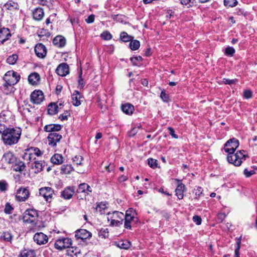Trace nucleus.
<instances>
[{
    "instance_id": "obj_1",
    "label": "nucleus",
    "mask_w": 257,
    "mask_h": 257,
    "mask_svg": "<svg viewBox=\"0 0 257 257\" xmlns=\"http://www.w3.org/2000/svg\"><path fill=\"white\" fill-rule=\"evenodd\" d=\"M2 130H0L2 140L6 146H12L18 142L21 135L20 128H7L3 131Z\"/></svg>"
},
{
    "instance_id": "obj_2",
    "label": "nucleus",
    "mask_w": 257,
    "mask_h": 257,
    "mask_svg": "<svg viewBox=\"0 0 257 257\" xmlns=\"http://www.w3.org/2000/svg\"><path fill=\"white\" fill-rule=\"evenodd\" d=\"M247 155L245 154L244 150L238 151L236 153H229L227 156V160L228 163L232 164L235 166H239L242 163L243 160H245Z\"/></svg>"
},
{
    "instance_id": "obj_3",
    "label": "nucleus",
    "mask_w": 257,
    "mask_h": 257,
    "mask_svg": "<svg viewBox=\"0 0 257 257\" xmlns=\"http://www.w3.org/2000/svg\"><path fill=\"white\" fill-rule=\"evenodd\" d=\"M107 219L110 222V225L112 226H119L122 224L124 215L121 212L115 211L107 214Z\"/></svg>"
},
{
    "instance_id": "obj_4",
    "label": "nucleus",
    "mask_w": 257,
    "mask_h": 257,
    "mask_svg": "<svg viewBox=\"0 0 257 257\" xmlns=\"http://www.w3.org/2000/svg\"><path fill=\"white\" fill-rule=\"evenodd\" d=\"M38 213L34 209H27L23 214V220L26 223L36 225L38 222Z\"/></svg>"
},
{
    "instance_id": "obj_5",
    "label": "nucleus",
    "mask_w": 257,
    "mask_h": 257,
    "mask_svg": "<svg viewBox=\"0 0 257 257\" xmlns=\"http://www.w3.org/2000/svg\"><path fill=\"white\" fill-rule=\"evenodd\" d=\"M4 79L5 81V84H4V87L8 88L9 86L12 87L13 85L16 84L20 79V76L13 71L7 72L4 77Z\"/></svg>"
},
{
    "instance_id": "obj_6",
    "label": "nucleus",
    "mask_w": 257,
    "mask_h": 257,
    "mask_svg": "<svg viewBox=\"0 0 257 257\" xmlns=\"http://www.w3.org/2000/svg\"><path fill=\"white\" fill-rule=\"evenodd\" d=\"M239 141L235 138L228 140L224 145V151L229 154L234 153L239 146Z\"/></svg>"
},
{
    "instance_id": "obj_7",
    "label": "nucleus",
    "mask_w": 257,
    "mask_h": 257,
    "mask_svg": "<svg viewBox=\"0 0 257 257\" xmlns=\"http://www.w3.org/2000/svg\"><path fill=\"white\" fill-rule=\"evenodd\" d=\"M72 245V240L69 238H62L57 239L55 243V247L59 250L68 248Z\"/></svg>"
},
{
    "instance_id": "obj_8",
    "label": "nucleus",
    "mask_w": 257,
    "mask_h": 257,
    "mask_svg": "<svg viewBox=\"0 0 257 257\" xmlns=\"http://www.w3.org/2000/svg\"><path fill=\"white\" fill-rule=\"evenodd\" d=\"M30 196V192L26 188L21 187L17 191L16 198L19 201H25Z\"/></svg>"
},
{
    "instance_id": "obj_9",
    "label": "nucleus",
    "mask_w": 257,
    "mask_h": 257,
    "mask_svg": "<svg viewBox=\"0 0 257 257\" xmlns=\"http://www.w3.org/2000/svg\"><path fill=\"white\" fill-rule=\"evenodd\" d=\"M62 136L58 133H50L48 136V144L52 147H55L57 143L62 139Z\"/></svg>"
},
{
    "instance_id": "obj_10",
    "label": "nucleus",
    "mask_w": 257,
    "mask_h": 257,
    "mask_svg": "<svg viewBox=\"0 0 257 257\" xmlns=\"http://www.w3.org/2000/svg\"><path fill=\"white\" fill-rule=\"evenodd\" d=\"M135 212L132 209H130L126 211L124 215V227L127 229H131V222L135 219Z\"/></svg>"
},
{
    "instance_id": "obj_11",
    "label": "nucleus",
    "mask_w": 257,
    "mask_h": 257,
    "mask_svg": "<svg viewBox=\"0 0 257 257\" xmlns=\"http://www.w3.org/2000/svg\"><path fill=\"white\" fill-rule=\"evenodd\" d=\"M44 99V94L41 90L34 91L31 95V100L35 104H40Z\"/></svg>"
},
{
    "instance_id": "obj_12",
    "label": "nucleus",
    "mask_w": 257,
    "mask_h": 257,
    "mask_svg": "<svg viewBox=\"0 0 257 257\" xmlns=\"http://www.w3.org/2000/svg\"><path fill=\"white\" fill-rule=\"evenodd\" d=\"M33 239L34 241L39 245L45 244L48 241V236L42 232L35 233L34 235Z\"/></svg>"
},
{
    "instance_id": "obj_13",
    "label": "nucleus",
    "mask_w": 257,
    "mask_h": 257,
    "mask_svg": "<svg viewBox=\"0 0 257 257\" xmlns=\"http://www.w3.org/2000/svg\"><path fill=\"white\" fill-rule=\"evenodd\" d=\"M92 236V234L86 229H80L75 231V236L77 239H81L84 240L87 238H90Z\"/></svg>"
},
{
    "instance_id": "obj_14",
    "label": "nucleus",
    "mask_w": 257,
    "mask_h": 257,
    "mask_svg": "<svg viewBox=\"0 0 257 257\" xmlns=\"http://www.w3.org/2000/svg\"><path fill=\"white\" fill-rule=\"evenodd\" d=\"M39 193L40 195L42 196L48 201L49 199L52 198L54 191L51 188L45 187L40 189Z\"/></svg>"
},
{
    "instance_id": "obj_15",
    "label": "nucleus",
    "mask_w": 257,
    "mask_h": 257,
    "mask_svg": "<svg viewBox=\"0 0 257 257\" xmlns=\"http://www.w3.org/2000/svg\"><path fill=\"white\" fill-rule=\"evenodd\" d=\"M35 51L36 55L39 58H43L46 55V48L42 44L36 45L35 48Z\"/></svg>"
},
{
    "instance_id": "obj_16",
    "label": "nucleus",
    "mask_w": 257,
    "mask_h": 257,
    "mask_svg": "<svg viewBox=\"0 0 257 257\" xmlns=\"http://www.w3.org/2000/svg\"><path fill=\"white\" fill-rule=\"evenodd\" d=\"M176 181L178 183L175 190L176 195L179 199H182L184 197V193L186 191L185 186L180 180L176 179Z\"/></svg>"
},
{
    "instance_id": "obj_17",
    "label": "nucleus",
    "mask_w": 257,
    "mask_h": 257,
    "mask_svg": "<svg viewBox=\"0 0 257 257\" xmlns=\"http://www.w3.org/2000/svg\"><path fill=\"white\" fill-rule=\"evenodd\" d=\"M56 72L60 76H66L69 72V66L66 63H61L57 68Z\"/></svg>"
},
{
    "instance_id": "obj_18",
    "label": "nucleus",
    "mask_w": 257,
    "mask_h": 257,
    "mask_svg": "<svg viewBox=\"0 0 257 257\" xmlns=\"http://www.w3.org/2000/svg\"><path fill=\"white\" fill-rule=\"evenodd\" d=\"M91 192V187L85 183L80 184L77 190L78 193H84L85 195H89Z\"/></svg>"
},
{
    "instance_id": "obj_19",
    "label": "nucleus",
    "mask_w": 257,
    "mask_h": 257,
    "mask_svg": "<svg viewBox=\"0 0 257 257\" xmlns=\"http://www.w3.org/2000/svg\"><path fill=\"white\" fill-rule=\"evenodd\" d=\"M11 37L9 29L6 28H2L0 30V42L3 44L9 40Z\"/></svg>"
},
{
    "instance_id": "obj_20",
    "label": "nucleus",
    "mask_w": 257,
    "mask_h": 257,
    "mask_svg": "<svg viewBox=\"0 0 257 257\" xmlns=\"http://www.w3.org/2000/svg\"><path fill=\"white\" fill-rule=\"evenodd\" d=\"M74 193L75 189L73 187H67L61 192V196L65 199H69Z\"/></svg>"
},
{
    "instance_id": "obj_21",
    "label": "nucleus",
    "mask_w": 257,
    "mask_h": 257,
    "mask_svg": "<svg viewBox=\"0 0 257 257\" xmlns=\"http://www.w3.org/2000/svg\"><path fill=\"white\" fill-rule=\"evenodd\" d=\"M16 157L11 152H7L5 153L3 156L2 161L6 163L11 164L14 163L16 161Z\"/></svg>"
},
{
    "instance_id": "obj_22",
    "label": "nucleus",
    "mask_w": 257,
    "mask_h": 257,
    "mask_svg": "<svg viewBox=\"0 0 257 257\" xmlns=\"http://www.w3.org/2000/svg\"><path fill=\"white\" fill-rule=\"evenodd\" d=\"M62 128V126L58 124H50L46 125L44 130L45 132L52 133H57Z\"/></svg>"
},
{
    "instance_id": "obj_23",
    "label": "nucleus",
    "mask_w": 257,
    "mask_h": 257,
    "mask_svg": "<svg viewBox=\"0 0 257 257\" xmlns=\"http://www.w3.org/2000/svg\"><path fill=\"white\" fill-rule=\"evenodd\" d=\"M28 81L30 84L33 85H36L39 84L40 81V76L37 72H34L29 75Z\"/></svg>"
},
{
    "instance_id": "obj_24",
    "label": "nucleus",
    "mask_w": 257,
    "mask_h": 257,
    "mask_svg": "<svg viewBox=\"0 0 257 257\" xmlns=\"http://www.w3.org/2000/svg\"><path fill=\"white\" fill-rule=\"evenodd\" d=\"M19 7L18 4L12 1H8L4 6V8L12 12L18 11L19 10Z\"/></svg>"
},
{
    "instance_id": "obj_25",
    "label": "nucleus",
    "mask_w": 257,
    "mask_h": 257,
    "mask_svg": "<svg viewBox=\"0 0 257 257\" xmlns=\"http://www.w3.org/2000/svg\"><path fill=\"white\" fill-rule=\"evenodd\" d=\"M44 15L43 9L41 8H37L35 9L33 12V18L35 20H41Z\"/></svg>"
},
{
    "instance_id": "obj_26",
    "label": "nucleus",
    "mask_w": 257,
    "mask_h": 257,
    "mask_svg": "<svg viewBox=\"0 0 257 257\" xmlns=\"http://www.w3.org/2000/svg\"><path fill=\"white\" fill-rule=\"evenodd\" d=\"M53 44L58 47H62L66 44V40L62 36H57L53 40Z\"/></svg>"
},
{
    "instance_id": "obj_27",
    "label": "nucleus",
    "mask_w": 257,
    "mask_h": 257,
    "mask_svg": "<svg viewBox=\"0 0 257 257\" xmlns=\"http://www.w3.org/2000/svg\"><path fill=\"white\" fill-rule=\"evenodd\" d=\"M51 161L53 164L60 165L63 163L64 158L61 155L56 154L51 157Z\"/></svg>"
},
{
    "instance_id": "obj_28",
    "label": "nucleus",
    "mask_w": 257,
    "mask_h": 257,
    "mask_svg": "<svg viewBox=\"0 0 257 257\" xmlns=\"http://www.w3.org/2000/svg\"><path fill=\"white\" fill-rule=\"evenodd\" d=\"M80 98V94L78 91H75V93H74L72 96V104L76 106L80 105L81 104Z\"/></svg>"
},
{
    "instance_id": "obj_29",
    "label": "nucleus",
    "mask_w": 257,
    "mask_h": 257,
    "mask_svg": "<svg viewBox=\"0 0 257 257\" xmlns=\"http://www.w3.org/2000/svg\"><path fill=\"white\" fill-rule=\"evenodd\" d=\"M121 109L123 112L126 114H132L134 107V106L130 103H126L122 105Z\"/></svg>"
},
{
    "instance_id": "obj_30",
    "label": "nucleus",
    "mask_w": 257,
    "mask_h": 257,
    "mask_svg": "<svg viewBox=\"0 0 257 257\" xmlns=\"http://www.w3.org/2000/svg\"><path fill=\"white\" fill-rule=\"evenodd\" d=\"M26 167L25 163L22 161L17 162L13 167L14 171L21 172L24 170Z\"/></svg>"
},
{
    "instance_id": "obj_31",
    "label": "nucleus",
    "mask_w": 257,
    "mask_h": 257,
    "mask_svg": "<svg viewBox=\"0 0 257 257\" xmlns=\"http://www.w3.org/2000/svg\"><path fill=\"white\" fill-rule=\"evenodd\" d=\"M58 106L56 103H50L48 107V112L50 115H54L58 112Z\"/></svg>"
},
{
    "instance_id": "obj_32",
    "label": "nucleus",
    "mask_w": 257,
    "mask_h": 257,
    "mask_svg": "<svg viewBox=\"0 0 257 257\" xmlns=\"http://www.w3.org/2000/svg\"><path fill=\"white\" fill-rule=\"evenodd\" d=\"M117 246L121 249H127L130 248L131 243L128 240L119 241L115 243Z\"/></svg>"
},
{
    "instance_id": "obj_33",
    "label": "nucleus",
    "mask_w": 257,
    "mask_h": 257,
    "mask_svg": "<svg viewBox=\"0 0 257 257\" xmlns=\"http://www.w3.org/2000/svg\"><path fill=\"white\" fill-rule=\"evenodd\" d=\"M13 236L11 233L9 231H4L3 232L1 236V239L4 240L5 241L12 242Z\"/></svg>"
},
{
    "instance_id": "obj_34",
    "label": "nucleus",
    "mask_w": 257,
    "mask_h": 257,
    "mask_svg": "<svg viewBox=\"0 0 257 257\" xmlns=\"http://www.w3.org/2000/svg\"><path fill=\"white\" fill-rule=\"evenodd\" d=\"M107 208L106 204L104 202H100L97 204L96 207V211L99 212L101 214L105 213V210Z\"/></svg>"
},
{
    "instance_id": "obj_35",
    "label": "nucleus",
    "mask_w": 257,
    "mask_h": 257,
    "mask_svg": "<svg viewBox=\"0 0 257 257\" xmlns=\"http://www.w3.org/2000/svg\"><path fill=\"white\" fill-rule=\"evenodd\" d=\"M73 167L70 165H63L61 167V173L65 174H69L72 171Z\"/></svg>"
},
{
    "instance_id": "obj_36",
    "label": "nucleus",
    "mask_w": 257,
    "mask_h": 257,
    "mask_svg": "<svg viewBox=\"0 0 257 257\" xmlns=\"http://www.w3.org/2000/svg\"><path fill=\"white\" fill-rule=\"evenodd\" d=\"M35 252L33 250H24L21 253V257H35Z\"/></svg>"
},
{
    "instance_id": "obj_37",
    "label": "nucleus",
    "mask_w": 257,
    "mask_h": 257,
    "mask_svg": "<svg viewBox=\"0 0 257 257\" xmlns=\"http://www.w3.org/2000/svg\"><path fill=\"white\" fill-rule=\"evenodd\" d=\"M33 168L35 170V173H39L43 170V163L40 161H35L34 162V166H33Z\"/></svg>"
},
{
    "instance_id": "obj_38",
    "label": "nucleus",
    "mask_w": 257,
    "mask_h": 257,
    "mask_svg": "<svg viewBox=\"0 0 257 257\" xmlns=\"http://www.w3.org/2000/svg\"><path fill=\"white\" fill-rule=\"evenodd\" d=\"M18 58V56L16 54H13L11 56H10L7 59V62L10 65L15 64Z\"/></svg>"
},
{
    "instance_id": "obj_39",
    "label": "nucleus",
    "mask_w": 257,
    "mask_h": 257,
    "mask_svg": "<svg viewBox=\"0 0 257 257\" xmlns=\"http://www.w3.org/2000/svg\"><path fill=\"white\" fill-rule=\"evenodd\" d=\"M140 46V42L138 40L132 41L130 43V47L132 50H136Z\"/></svg>"
},
{
    "instance_id": "obj_40",
    "label": "nucleus",
    "mask_w": 257,
    "mask_h": 257,
    "mask_svg": "<svg viewBox=\"0 0 257 257\" xmlns=\"http://www.w3.org/2000/svg\"><path fill=\"white\" fill-rule=\"evenodd\" d=\"M120 38L122 41L126 42L131 41L133 37L128 35L126 33L123 32L120 34Z\"/></svg>"
},
{
    "instance_id": "obj_41",
    "label": "nucleus",
    "mask_w": 257,
    "mask_h": 257,
    "mask_svg": "<svg viewBox=\"0 0 257 257\" xmlns=\"http://www.w3.org/2000/svg\"><path fill=\"white\" fill-rule=\"evenodd\" d=\"M237 4L236 0H224V4L226 7H233Z\"/></svg>"
},
{
    "instance_id": "obj_42",
    "label": "nucleus",
    "mask_w": 257,
    "mask_h": 257,
    "mask_svg": "<svg viewBox=\"0 0 257 257\" xmlns=\"http://www.w3.org/2000/svg\"><path fill=\"white\" fill-rule=\"evenodd\" d=\"M83 160V157L81 156H76L73 158V161L74 164L76 165H82V161Z\"/></svg>"
},
{
    "instance_id": "obj_43",
    "label": "nucleus",
    "mask_w": 257,
    "mask_h": 257,
    "mask_svg": "<svg viewBox=\"0 0 257 257\" xmlns=\"http://www.w3.org/2000/svg\"><path fill=\"white\" fill-rule=\"evenodd\" d=\"M148 164L150 167L152 168L155 169L157 167L158 163L157 160L155 159H153L152 158H150L148 159Z\"/></svg>"
},
{
    "instance_id": "obj_44",
    "label": "nucleus",
    "mask_w": 257,
    "mask_h": 257,
    "mask_svg": "<svg viewBox=\"0 0 257 257\" xmlns=\"http://www.w3.org/2000/svg\"><path fill=\"white\" fill-rule=\"evenodd\" d=\"M234 53L235 50L232 47H228L225 49V53L227 56H232Z\"/></svg>"
},
{
    "instance_id": "obj_45",
    "label": "nucleus",
    "mask_w": 257,
    "mask_h": 257,
    "mask_svg": "<svg viewBox=\"0 0 257 257\" xmlns=\"http://www.w3.org/2000/svg\"><path fill=\"white\" fill-rule=\"evenodd\" d=\"M101 37L105 40H109L112 38V36L108 31H104L101 34Z\"/></svg>"
},
{
    "instance_id": "obj_46",
    "label": "nucleus",
    "mask_w": 257,
    "mask_h": 257,
    "mask_svg": "<svg viewBox=\"0 0 257 257\" xmlns=\"http://www.w3.org/2000/svg\"><path fill=\"white\" fill-rule=\"evenodd\" d=\"M99 236L102 238H106L108 236V230L107 228L101 229L99 232Z\"/></svg>"
},
{
    "instance_id": "obj_47",
    "label": "nucleus",
    "mask_w": 257,
    "mask_h": 257,
    "mask_svg": "<svg viewBox=\"0 0 257 257\" xmlns=\"http://www.w3.org/2000/svg\"><path fill=\"white\" fill-rule=\"evenodd\" d=\"M160 97L164 102H167L169 101V95L166 93L164 90H163L160 94Z\"/></svg>"
},
{
    "instance_id": "obj_48",
    "label": "nucleus",
    "mask_w": 257,
    "mask_h": 257,
    "mask_svg": "<svg viewBox=\"0 0 257 257\" xmlns=\"http://www.w3.org/2000/svg\"><path fill=\"white\" fill-rule=\"evenodd\" d=\"M131 62L134 65H137V62H141L142 61V58L141 56L134 57L131 58Z\"/></svg>"
},
{
    "instance_id": "obj_49",
    "label": "nucleus",
    "mask_w": 257,
    "mask_h": 257,
    "mask_svg": "<svg viewBox=\"0 0 257 257\" xmlns=\"http://www.w3.org/2000/svg\"><path fill=\"white\" fill-rule=\"evenodd\" d=\"M8 187V183L6 181L2 180L0 181V190L5 191L7 190Z\"/></svg>"
},
{
    "instance_id": "obj_50",
    "label": "nucleus",
    "mask_w": 257,
    "mask_h": 257,
    "mask_svg": "<svg viewBox=\"0 0 257 257\" xmlns=\"http://www.w3.org/2000/svg\"><path fill=\"white\" fill-rule=\"evenodd\" d=\"M243 174L246 177L248 178L255 174V171L253 170L248 171L247 169H245L243 171Z\"/></svg>"
},
{
    "instance_id": "obj_51",
    "label": "nucleus",
    "mask_w": 257,
    "mask_h": 257,
    "mask_svg": "<svg viewBox=\"0 0 257 257\" xmlns=\"http://www.w3.org/2000/svg\"><path fill=\"white\" fill-rule=\"evenodd\" d=\"M13 210V208L11 206V205L9 203H7L4 211L6 214H11L12 213V210Z\"/></svg>"
},
{
    "instance_id": "obj_52",
    "label": "nucleus",
    "mask_w": 257,
    "mask_h": 257,
    "mask_svg": "<svg viewBox=\"0 0 257 257\" xmlns=\"http://www.w3.org/2000/svg\"><path fill=\"white\" fill-rule=\"evenodd\" d=\"M222 81L224 84L229 85L234 84L237 81V79H229L226 78L223 79Z\"/></svg>"
},
{
    "instance_id": "obj_53",
    "label": "nucleus",
    "mask_w": 257,
    "mask_h": 257,
    "mask_svg": "<svg viewBox=\"0 0 257 257\" xmlns=\"http://www.w3.org/2000/svg\"><path fill=\"white\" fill-rule=\"evenodd\" d=\"M70 112L69 111H66L61 114L59 116V118H60L61 120H67L68 116H70Z\"/></svg>"
},
{
    "instance_id": "obj_54",
    "label": "nucleus",
    "mask_w": 257,
    "mask_h": 257,
    "mask_svg": "<svg viewBox=\"0 0 257 257\" xmlns=\"http://www.w3.org/2000/svg\"><path fill=\"white\" fill-rule=\"evenodd\" d=\"M193 220L197 225L201 224L202 221L201 217L197 215H195L193 217Z\"/></svg>"
},
{
    "instance_id": "obj_55",
    "label": "nucleus",
    "mask_w": 257,
    "mask_h": 257,
    "mask_svg": "<svg viewBox=\"0 0 257 257\" xmlns=\"http://www.w3.org/2000/svg\"><path fill=\"white\" fill-rule=\"evenodd\" d=\"M168 130L169 131L170 135L174 138L175 139H178V136L175 134L174 130L171 127H169L168 128Z\"/></svg>"
},
{
    "instance_id": "obj_56",
    "label": "nucleus",
    "mask_w": 257,
    "mask_h": 257,
    "mask_svg": "<svg viewBox=\"0 0 257 257\" xmlns=\"http://www.w3.org/2000/svg\"><path fill=\"white\" fill-rule=\"evenodd\" d=\"M243 96L247 99L250 98L252 96V92L249 90H245L243 93Z\"/></svg>"
},
{
    "instance_id": "obj_57",
    "label": "nucleus",
    "mask_w": 257,
    "mask_h": 257,
    "mask_svg": "<svg viewBox=\"0 0 257 257\" xmlns=\"http://www.w3.org/2000/svg\"><path fill=\"white\" fill-rule=\"evenodd\" d=\"M33 153L37 156H41L43 154V152L38 148L33 149Z\"/></svg>"
},
{
    "instance_id": "obj_58",
    "label": "nucleus",
    "mask_w": 257,
    "mask_h": 257,
    "mask_svg": "<svg viewBox=\"0 0 257 257\" xmlns=\"http://www.w3.org/2000/svg\"><path fill=\"white\" fill-rule=\"evenodd\" d=\"M81 75H82V73H81L80 74V75H79V80H78L79 86L80 88L83 87L84 85H85V82H84V80L82 78Z\"/></svg>"
},
{
    "instance_id": "obj_59",
    "label": "nucleus",
    "mask_w": 257,
    "mask_h": 257,
    "mask_svg": "<svg viewBox=\"0 0 257 257\" xmlns=\"http://www.w3.org/2000/svg\"><path fill=\"white\" fill-rule=\"evenodd\" d=\"M241 239H238L236 243V247L235 249V252H239V249L240 248Z\"/></svg>"
},
{
    "instance_id": "obj_60",
    "label": "nucleus",
    "mask_w": 257,
    "mask_h": 257,
    "mask_svg": "<svg viewBox=\"0 0 257 257\" xmlns=\"http://www.w3.org/2000/svg\"><path fill=\"white\" fill-rule=\"evenodd\" d=\"M94 15H91L85 20V21L88 24L92 23L94 21Z\"/></svg>"
},
{
    "instance_id": "obj_61",
    "label": "nucleus",
    "mask_w": 257,
    "mask_h": 257,
    "mask_svg": "<svg viewBox=\"0 0 257 257\" xmlns=\"http://www.w3.org/2000/svg\"><path fill=\"white\" fill-rule=\"evenodd\" d=\"M138 129L139 128H133L130 132V136H135L138 133Z\"/></svg>"
},
{
    "instance_id": "obj_62",
    "label": "nucleus",
    "mask_w": 257,
    "mask_h": 257,
    "mask_svg": "<svg viewBox=\"0 0 257 257\" xmlns=\"http://www.w3.org/2000/svg\"><path fill=\"white\" fill-rule=\"evenodd\" d=\"M127 180V177L124 175H122L118 178V181L120 182H124Z\"/></svg>"
},
{
    "instance_id": "obj_63",
    "label": "nucleus",
    "mask_w": 257,
    "mask_h": 257,
    "mask_svg": "<svg viewBox=\"0 0 257 257\" xmlns=\"http://www.w3.org/2000/svg\"><path fill=\"white\" fill-rule=\"evenodd\" d=\"M181 4L183 5H189L191 2V0H180Z\"/></svg>"
},
{
    "instance_id": "obj_64",
    "label": "nucleus",
    "mask_w": 257,
    "mask_h": 257,
    "mask_svg": "<svg viewBox=\"0 0 257 257\" xmlns=\"http://www.w3.org/2000/svg\"><path fill=\"white\" fill-rule=\"evenodd\" d=\"M173 12L171 11H169L167 12V14L166 15V17L168 18H171V17L173 16Z\"/></svg>"
}]
</instances>
